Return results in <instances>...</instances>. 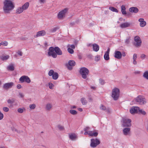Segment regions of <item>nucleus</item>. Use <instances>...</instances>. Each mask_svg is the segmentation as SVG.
I'll return each mask as SVG.
<instances>
[{
	"mask_svg": "<svg viewBox=\"0 0 148 148\" xmlns=\"http://www.w3.org/2000/svg\"><path fill=\"white\" fill-rule=\"evenodd\" d=\"M62 52L60 48L56 47H50L48 50L47 55L49 57L51 56L53 58H57V55H61Z\"/></svg>",
	"mask_w": 148,
	"mask_h": 148,
	"instance_id": "nucleus-1",
	"label": "nucleus"
},
{
	"mask_svg": "<svg viewBox=\"0 0 148 148\" xmlns=\"http://www.w3.org/2000/svg\"><path fill=\"white\" fill-rule=\"evenodd\" d=\"M79 73L82 78L84 79H86L87 77V76L88 75L89 71L87 68L85 67H82L80 69Z\"/></svg>",
	"mask_w": 148,
	"mask_h": 148,
	"instance_id": "nucleus-2",
	"label": "nucleus"
},
{
	"mask_svg": "<svg viewBox=\"0 0 148 148\" xmlns=\"http://www.w3.org/2000/svg\"><path fill=\"white\" fill-rule=\"evenodd\" d=\"M120 95L119 89L117 88H114L112 90V97L114 100H116L119 99Z\"/></svg>",
	"mask_w": 148,
	"mask_h": 148,
	"instance_id": "nucleus-3",
	"label": "nucleus"
},
{
	"mask_svg": "<svg viewBox=\"0 0 148 148\" xmlns=\"http://www.w3.org/2000/svg\"><path fill=\"white\" fill-rule=\"evenodd\" d=\"M135 100L136 102L141 105L145 104L147 102L146 99L141 95H139L135 99Z\"/></svg>",
	"mask_w": 148,
	"mask_h": 148,
	"instance_id": "nucleus-4",
	"label": "nucleus"
},
{
	"mask_svg": "<svg viewBox=\"0 0 148 148\" xmlns=\"http://www.w3.org/2000/svg\"><path fill=\"white\" fill-rule=\"evenodd\" d=\"M134 42L133 43V45L136 47L138 48L141 46L142 41L139 36H135L134 38Z\"/></svg>",
	"mask_w": 148,
	"mask_h": 148,
	"instance_id": "nucleus-5",
	"label": "nucleus"
},
{
	"mask_svg": "<svg viewBox=\"0 0 148 148\" xmlns=\"http://www.w3.org/2000/svg\"><path fill=\"white\" fill-rule=\"evenodd\" d=\"M123 123L122 125L124 127H129L131 126V119L126 118H123Z\"/></svg>",
	"mask_w": 148,
	"mask_h": 148,
	"instance_id": "nucleus-6",
	"label": "nucleus"
},
{
	"mask_svg": "<svg viewBox=\"0 0 148 148\" xmlns=\"http://www.w3.org/2000/svg\"><path fill=\"white\" fill-rule=\"evenodd\" d=\"M90 146L92 147H96L100 143V141L97 139H92L91 140Z\"/></svg>",
	"mask_w": 148,
	"mask_h": 148,
	"instance_id": "nucleus-7",
	"label": "nucleus"
},
{
	"mask_svg": "<svg viewBox=\"0 0 148 148\" xmlns=\"http://www.w3.org/2000/svg\"><path fill=\"white\" fill-rule=\"evenodd\" d=\"M19 81L21 83L25 82L28 83H30L31 80L29 78L26 76L23 75L19 79Z\"/></svg>",
	"mask_w": 148,
	"mask_h": 148,
	"instance_id": "nucleus-8",
	"label": "nucleus"
},
{
	"mask_svg": "<svg viewBox=\"0 0 148 148\" xmlns=\"http://www.w3.org/2000/svg\"><path fill=\"white\" fill-rule=\"evenodd\" d=\"M14 85L13 82L6 83L4 84L3 86V88L5 90H8L9 88H11Z\"/></svg>",
	"mask_w": 148,
	"mask_h": 148,
	"instance_id": "nucleus-9",
	"label": "nucleus"
},
{
	"mask_svg": "<svg viewBox=\"0 0 148 148\" xmlns=\"http://www.w3.org/2000/svg\"><path fill=\"white\" fill-rule=\"evenodd\" d=\"M67 11V9L65 8L60 12L58 15V18L59 19H62L64 16Z\"/></svg>",
	"mask_w": 148,
	"mask_h": 148,
	"instance_id": "nucleus-10",
	"label": "nucleus"
},
{
	"mask_svg": "<svg viewBox=\"0 0 148 148\" xmlns=\"http://www.w3.org/2000/svg\"><path fill=\"white\" fill-rule=\"evenodd\" d=\"M139 109L138 107H133L130 110V112L131 114L138 113Z\"/></svg>",
	"mask_w": 148,
	"mask_h": 148,
	"instance_id": "nucleus-11",
	"label": "nucleus"
},
{
	"mask_svg": "<svg viewBox=\"0 0 148 148\" xmlns=\"http://www.w3.org/2000/svg\"><path fill=\"white\" fill-rule=\"evenodd\" d=\"M114 57L117 59H121L122 58L121 53L120 51H116L114 52Z\"/></svg>",
	"mask_w": 148,
	"mask_h": 148,
	"instance_id": "nucleus-12",
	"label": "nucleus"
},
{
	"mask_svg": "<svg viewBox=\"0 0 148 148\" xmlns=\"http://www.w3.org/2000/svg\"><path fill=\"white\" fill-rule=\"evenodd\" d=\"M46 34V32L44 30H42L37 32L36 35L34 36L35 38L39 36H43Z\"/></svg>",
	"mask_w": 148,
	"mask_h": 148,
	"instance_id": "nucleus-13",
	"label": "nucleus"
},
{
	"mask_svg": "<svg viewBox=\"0 0 148 148\" xmlns=\"http://www.w3.org/2000/svg\"><path fill=\"white\" fill-rule=\"evenodd\" d=\"M138 21L140 22V25L141 27L145 26L146 25V22L144 21L143 18H141L138 19Z\"/></svg>",
	"mask_w": 148,
	"mask_h": 148,
	"instance_id": "nucleus-14",
	"label": "nucleus"
},
{
	"mask_svg": "<svg viewBox=\"0 0 148 148\" xmlns=\"http://www.w3.org/2000/svg\"><path fill=\"white\" fill-rule=\"evenodd\" d=\"M123 131L124 134L127 136L130 134V129L129 128H125L123 129Z\"/></svg>",
	"mask_w": 148,
	"mask_h": 148,
	"instance_id": "nucleus-15",
	"label": "nucleus"
},
{
	"mask_svg": "<svg viewBox=\"0 0 148 148\" xmlns=\"http://www.w3.org/2000/svg\"><path fill=\"white\" fill-rule=\"evenodd\" d=\"M129 11L131 12L136 13L138 12V9L137 7H132L129 9Z\"/></svg>",
	"mask_w": 148,
	"mask_h": 148,
	"instance_id": "nucleus-16",
	"label": "nucleus"
},
{
	"mask_svg": "<svg viewBox=\"0 0 148 148\" xmlns=\"http://www.w3.org/2000/svg\"><path fill=\"white\" fill-rule=\"evenodd\" d=\"M109 49H108L107 51H106L104 56V59L106 60H108L109 59Z\"/></svg>",
	"mask_w": 148,
	"mask_h": 148,
	"instance_id": "nucleus-17",
	"label": "nucleus"
},
{
	"mask_svg": "<svg viewBox=\"0 0 148 148\" xmlns=\"http://www.w3.org/2000/svg\"><path fill=\"white\" fill-rule=\"evenodd\" d=\"M130 25V23L126 22L121 24L120 25V26L121 28H123L129 27Z\"/></svg>",
	"mask_w": 148,
	"mask_h": 148,
	"instance_id": "nucleus-18",
	"label": "nucleus"
},
{
	"mask_svg": "<svg viewBox=\"0 0 148 148\" xmlns=\"http://www.w3.org/2000/svg\"><path fill=\"white\" fill-rule=\"evenodd\" d=\"M98 134V132H95V131H89V135L90 136H96Z\"/></svg>",
	"mask_w": 148,
	"mask_h": 148,
	"instance_id": "nucleus-19",
	"label": "nucleus"
},
{
	"mask_svg": "<svg viewBox=\"0 0 148 148\" xmlns=\"http://www.w3.org/2000/svg\"><path fill=\"white\" fill-rule=\"evenodd\" d=\"M10 58V56L8 55H3L0 56V59L3 61L6 60Z\"/></svg>",
	"mask_w": 148,
	"mask_h": 148,
	"instance_id": "nucleus-20",
	"label": "nucleus"
},
{
	"mask_svg": "<svg viewBox=\"0 0 148 148\" xmlns=\"http://www.w3.org/2000/svg\"><path fill=\"white\" fill-rule=\"evenodd\" d=\"M93 50L95 51H97L99 49V46L96 44L92 45Z\"/></svg>",
	"mask_w": 148,
	"mask_h": 148,
	"instance_id": "nucleus-21",
	"label": "nucleus"
},
{
	"mask_svg": "<svg viewBox=\"0 0 148 148\" xmlns=\"http://www.w3.org/2000/svg\"><path fill=\"white\" fill-rule=\"evenodd\" d=\"M77 138V135L75 134H72L69 135V138L72 140H75Z\"/></svg>",
	"mask_w": 148,
	"mask_h": 148,
	"instance_id": "nucleus-22",
	"label": "nucleus"
},
{
	"mask_svg": "<svg viewBox=\"0 0 148 148\" xmlns=\"http://www.w3.org/2000/svg\"><path fill=\"white\" fill-rule=\"evenodd\" d=\"M29 5V3L28 2L25 3L21 7L23 10H27Z\"/></svg>",
	"mask_w": 148,
	"mask_h": 148,
	"instance_id": "nucleus-23",
	"label": "nucleus"
},
{
	"mask_svg": "<svg viewBox=\"0 0 148 148\" xmlns=\"http://www.w3.org/2000/svg\"><path fill=\"white\" fill-rule=\"evenodd\" d=\"M23 10L22 7H18L16 10V13L17 14H21L23 12Z\"/></svg>",
	"mask_w": 148,
	"mask_h": 148,
	"instance_id": "nucleus-24",
	"label": "nucleus"
},
{
	"mask_svg": "<svg viewBox=\"0 0 148 148\" xmlns=\"http://www.w3.org/2000/svg\"><path fill=\"white\" fill-rule=\"evenodd\" d=\"M126 8L125 6L123 5L121 7V12L122 14L123 15H125L126 14V12L125 11Z\"/></svg>",
	"mask_w": 148,
	"mask_h": 148,
	"instance_id": "nucleus-25",
	"label": "nucleus"
},
{
	"mask_svg": "<svg viewBox=\"0 0 148 148\" xmlns=\"http://www.w3.org/2000/svg\"><path fill=\"white\" fill-rule=\"evenodd\" d=\"M52 108V105L50 103H47L46 106V109L48 111H49Z\"/></svg>",
	"mask_w": 148,
	"mask_h": 148,
	"instance_id": "nucleus-26",
	"label": "nucleus"
},
{
	"mask_svg": "<svg viewBox=\"0 0 148 148\" xmlns=\"http://www.w3.org/2000/svg\"><path fill=\"white\" fill-rule=\"evenodd\" d=\"M143 76L144 78L148 80V71H146L144 73Z\"/></svg>",
	"mask_w": 148,
	"mask_h": 148,
	"instance_id": "nucleus-27",
	"label": "nucleus"
},
{
	"mask_svg": "<svg viewBox=\"0 0 148 148\" xmlns=\"http://www.w3.org/2000/svg\"><path fill=\"white\" fill-rule=\"evenodd\" d=\"M69 65L70 66H74L75 64V62L73 60H70L69 61Z\"/></svg>",
	"mask_w": 148,
	"mask_h": 148,
	"instance_id": "nucleus-28",
	"label": "nucleus"
},
{
	"mask_svg": "<svg viewBox=\"0 0 148 148\" xmlns=\"http://www.w3.org/2000/svg\"><path fill=\"white\" fill-rule=\"evenodd\" d=\"M8 69L11 71H13L14 70V67L13 64H11L8 67Z\"/></svg>",
	"mask_w": 148,
	"mask_h": 148,
	"instance_id": "nucleus-29",
	"label": "nucleus"
},
{
	"mask_svg": "<svg viewBox=\"0 0 148 148\" xmlns=\"http://www.w3.org/2000/svg\"><path fill=\"white\" fill-rule=\"evenodd\" d=\"M138 113L144 115H145L146 114V113L145 111L143 110L142 109H140V108L139 109V110H138Z\"/></svg>",
	"mask_w": 148,
	"mask_h": 148,
	"instance_id": "nucleus-30",
	"label": "nucleus"
},
{
	"mask_svg": "<svg viewBox=\"0 0 148 148\" xmlns=\"http://www.w3.org/2000/svg\"><path fill=\"white\" fill-rule=\"evenodd\" d=\"M81 101L83 105H85L87 104V101L84 98H82L81 99Z\"/></svg>",
	"mask_w": 148,
	"mask_h": 148,
	"instance_id": "nucleus-31",
	"label": "nucleus"
},
{
	"mask_svg": "<svg viewBox=\"0 0 148 148\" xmlns=\"http://www.w3.org/2000/svg\"><path fill=\"white\" fill-rule=\"evenodd\" d=\"M109 9L110 10L113 12H118V10L116 8L113 7H110L109 8Z\"/></svg>",
	"mask_w": 148,
	"mask_h": 148,
	"instance_id": "nucleus-32",
	"label": "nucleus"
},
{
	"mask_svg": "<svg viewBox=\"0 0 148 148\" xmlns=\"http://www.w3.org/2000/svg\"><path fill=\"white\" fill-rule=\"evenodd\" d=\"M58 77V74L57 72H55L54 75L52 77V79H53L56 80Z\"/></svg>",
	"mask_w": 148,
	"mask_h": 148,
	"instance_id": "nucleus-33",
	"label": "nucleus"
},
{
	"mask_svg": "<svg viewBox=\"0 0 148 148\" xmlns=\"http://www.w3.org/2000/svg\"><path fill=\"white\" fill-rule=\"evenodd\" d=\"M69 112L73 115H75L77 114V112L76 110L72 109L70 110Z\"/></svg>",
	"mask_w": 148,
	"mask_h": 148,
	"instance_id": "nucleus-34",
	"label": "nucleus"
},
{
	"mask_svg": "<svg viewBox=\"0 0 148 148\" xmlns=\"http://www.w3.org/2000/svg\"><path fill=\"white\" fill-rule=\"evenodd\" d=\"M55 73V72H54L53 70H51L49 71L48 75L49 76H52V77Z\"/></svg>",
	"mask_w": 148,
	"mask_h": 148,
	"instance_id": "nucleus-35",
	"label": "nucleus"
},
{
	"mask_svg": "<svg viewBox=\"0 0 148 148\" xmlns=\"http://www.w3.org/2000/svg\"><path fill=\"white\" fill-rule=\"evenodd\" d=\"M15 102V99H9L7 101V102L8 103L12 104L14 103Z\"/></svg>",
	"mask_w": 148,
	"mask_h": 148,
	"instance_id": "nucleus-36",
	"label": "nucleus"
},
{
	"mask_svg": "<svg viewBox=\"0 0 148 148\" xmlns=\"http://www.w3.org/2000/svg\"><path fill=\"white\" fill-rule=\"evenodd\" d=\"M58 129L60 131L63 130H64V127L61 125H58Z\"/></svg>",
	"mask_w": 148,
	"mask_h": 148,
	"instance_id": "nucleus-37",
	"label": "nucleus"
},
{
	"mask_svg": "<svg viewBox=\"0 0 148 148\" xmlns=\"http://www.w3.org/2000/svg\"><path fill=\"white\" fill-rule=\"evenodd\" d=\"M67 50L71 54H73L74 53L73 50L70 47L68 48Z\"/></svg>",
	"mask_w": 148,
	"mask_h": 148,
	"instance_id": "nucleus-38",
	"label": "nucleus"
},
{
	"mask_svg": "<svg viewBox=\"0 0 148 148\" xmlns=\"http://www.w3.org/2000/svg\"><path fill=\"white\" fill-rule=\"evenodd\" d=\"M36 106L35 104H33L29 105V108L31 109H34L35 108H36Z\"/></svg>",
	"mask_w": 148,
	"mask_h": 148,
	"instance_id": "nucleus-39",
	"label": "nucleus"
},
{
	"mask_svg": "<svg viewBox=\"0 0 148 148\" xmlns=\"http://www.w3.org/2000/svg\"><path fill=\"white\" fill-rule=\"evenodd\" d=\"M59 29L58 27H56L53 28H52L51 30V32H55L57 29Z\"/></svg>",
	"mask_w": 148,
	"mask_h": 148,
	"instance_id": "nucleus-40",
	"label": "nucleus"
},
{
	"mask_svg": "<svg viewBox=\"0 0 148 148\" xmlns=\"http://www.w3.org/2000/svg\"><path fill=\"white\" fill-rule=\"evenodd\" d=\"M3 110L5 112H7L9 111V109L7 107H3Z\"/></svg>",
	"mask_w": 148,
	"mask_h": 148,
	"instance_id": "nucleus-41",
	"label": "nucleus"
},
{
	"mask_svg": "<svg viewBox=\"0 0 148 148\" xmlns=\"http://www.w3.org/2000/svg\"><path fill=\"white\" fill-rule=\"evenodd\" d=\"M1 44L3 45L7 46L8 45V42L7 41L2 42Z\"/></svg>",
	"mask_w": 148,
	"mask_h": 148,
	"instance_id": "nucleus-42",
	"label": "nucleus"
},
{
	"mask_svg": "<svg viewBox=\"0 0 148 148\" xmlns=\"http://www.w3.org/2000/svg\"><path fill=\"white\" fill-rule=\"evenodd\" d=\"M17 53V54L20 56H22L23 55V52L20 50H18Z\"/></svg>",
	"mask_w": 148,
	"mask_h": 148,
	"instance_id": "nucleus-43",
	"label": "nucleus"
},
{
	"mask_svg": "<svg viewBox=\"0 0 148 148\" xmlns=\"http://www.w3.org/2000/svg\"><path fill=\"white\" fill-rule=\"evenodd\" d=\"M100 56L97 55L95 57V60L96 61H97L100 59Z\"/></svg>",
	"mask_w": 148,
	"mask_h": 148,
	"instance_id": "nucleus-44",
	"label": "nucleus"
},
{
	"mask_svg": "<svg viewBox=\"0 0 148 148\" xmlns=\"http://www.w3.org/2000/svg\"><path fill=\"white\" fill-rule=\"evenodd\" d=\"M100 108L101 110H106V107L105 106H103V105H101V106L100 107Z\"/></svg>",
	"mask_w": 148,
	"mask_h": 148,
	"instance_id": "nucleus-45",
	"label": "nucleus"
},
{
	"mask_svg": "<svg viewBox=\"0 0 148 148\" xmlns=\"http://www.w3.org/2000/svg\"><path fill=\"white\" fill-rule=\"evenodd\" d=\"M18 111L20 113H22L23 112V110L21 108H19L18 109Z\"/></svg>",
	"mask_w": 148,
	"mask_h": 148,
	"instance_id": "nucleus-46",
	"label": "nucleus"
},
{
	"mask_svg": "<svg viewBox=\"0 0 148 148\" xmlns=\"http://www.w3.org/2000/svg\"><path fill=\"white\" fill-rule=\"evenodd\" d=\"M130 42V38L129 37L125 40V43L126 44H128Z\"/></svg>",
	"mask_w": 148,
	"mask_h": 148,
	"instance_id": "nucleus-47",
	"label": "nucleus"
},
{
	"mask_svg": "<svg viewBox=\"0 0 148 148\" xmlns=\"http://www.w3.org/2000/svg\"><path fill=\"white\" fill-rule=\"evenodd\" d=\"M49 88L51 89H52L54 86L53 85L52 83H49Z\"/></svg>",
	"mask_w": 148,
	"mask_h": 148,
	"instance_id": "nucleus-48",
	"label": "nucleus"
},
{
	"mask_svg": "<svg viewBox=\"0 0 148 148\" xmlns=\"http://www.w3.org/2000/svg\"><path fill=\"white\" fill-rule=\"evenodd\" d=\"M137 54L136 53H134V54L133 59L136 60L137 58Z\"/></svg>",
	"mask_w": 148,
	"mask_h": 148,
	"instance_id": "nucleus-49",
	"label": "nucleus"
},
{
	"mask_svg": "<svg viewBox=\"0 0 148 148\" xmlns=\"http://www.w3.org/2000/svg\"><path fill=\"white\" fill-rule=\"evenodd\" d=\"M3 114L0 111V120L2 119L3 118Z\"/></svg>",
	"mask_w": 148,
	"mask_h": 148,
	"instance_id": "nucleus-50",
	"label": "nucleus"
},
{
	"mask_svg": "<svg viewBox=\"0 0 148 148\" xmlns=\"http://www.w3.org/2000/svg\"><path fill=\"white\" fill-rule=\"evenodd\" d=\"M146 56L144 54H142L140 56V58L143 59H144L145 58Z\"/></svg>",
	"mask_w": 148,
	"mask_h": 148,
	"instance_id": "nucleus-51",
	"label": "nucleus"
},
{
	"mask_svg": "<svg viewBox=\"0 0 148 148\" xmlns=\"http://www.w3.org/2000/svg\"><path fill=\"white\" fill-rule=\"evenodd\" d=\"M68 47H71V49H74L75 48V46L74 45H68Z\"/></svg>",
	"mask_w": 148,
	"mask_h": 148,
	"instance_id": "nucleus-52",
	"label": "nucleus"
},
{
	"mask_svg": "<svg viewBox=\"0 0 148 148\" xmlns=\"http://www.w3.org/2000/svg\"><path fill=\"white\" fill-rule=\"evenodd\" d=\"M100 83L101 84H104L103 80L101 79H99Z\"/></svg>",
	"mask_w": 148,
	"mask_h": 148,
	"instance_id": "nucleus-53",
	"label": "nucleus"
},
{
	"mask_svg": "<svg viewBox=\"0 0 148 148\" xmlns=\"http://www.w3.org/2000/svg\"><path fill=\"white\" fill-rule=\"evenodd\" d=\"M90 129V127H86L85 128H84V130L85 131H87L88 130Z\"/></svg>",
	"mask_w": 148,
	"mask_h": 148,
	"instance_id": "nucleus-54",
	"label": "nucleus"
},
{
	"mask_svg": "<svg viewBox=\"0 0 148 148\" xmlns=\"http://www.w3.org/2000/svg\"><path fill=\"white\" fill-rule=\"evenodd\" d=\"M67 68L69 70H71L72 69V67H71V66H70L69 65H67Z\"/></svg>",
	"mask_w": 148,
	"mask_h": 148,
	"instance_id": "nucleus-55",
	"label": "nucleus"
},
{
	"mask_svg": "<svg viewBox=\"0 0 148 148\" xmlns=\"http://www.w3.org/2000/svg\"><path fill=\"white\" fill-rule=\"evenodd\" d=\"M106 111L108 113H110V109L109 108H107V109H106Z\"/></svg>",
	"mask_w": 148,
	"mask_h": 148,
	"instance_id": "nucleus-56",
	"label": "nucleus"
},
{
	"mask_svg": "<svg viewBox=\"0 0 148 148\" xmlns=\"http://www.w3.org/2000/svg\"><path fill=\"white\" fill-rule=\"evenodd\" d=\"M19 95L20 96V97L23 98L24 97V95L21 93H19Z\"/></svg>",
	"mask_w": 148,
	"mask_h": 148,
	"instance_id": "nucleus-57",
	"label": "nucleus"
},
{
	"mask_svg": "<svg viewBox=\"0 0 148 148\" xmlns=\"http://www.w3.org/2000/svg\"><path fill=\"white\" fill-rule=\"evenodd\" d=\"M21 87V85L20 84H18L17 86V88L18 89H20Z\"/></svg>",
	"mask_w": 148,
	"mask_h": 148,
	"instance_id": "nucleus-58",
	"label": "nucleus"
},
{
	"mask_svg": "<svg viewBox=\"0 0 148 148\" xmlns=\"http://www.w3.org/2000/svg\"><path fill=\"white\" fill-rule=\"evenodd\" d=\"M133 64L134 65H136L137 64V62L136 61V60H133Z\"/></svg>",
	"mask_w": 148,
	"mask_h": 148,
	"instance_id": "nucleus-59",
	"label": "nucleus"
},
{
	"mask_svg": "<svg viewBox=\"0 0 148 148\" xmlns=\"http://www.w3.org/2000/svg\"><path fill=\"white\" fill-rule=\"evenodd\" d=\"M39 1L40 3H44L45 2V0H39Z\"/></svg>",
	"mask_w": 148,
	"mask_h": 148,
	"instance_id": "nucleus-60",
	"label": "nucleus"
},
{
	"mask_svg": "<svg viewBox=\"0 0 148 148\" xmlns=\"http://www.w3.org/2000/svg\"><path fill=\"white\" fill-rule=\"evenodd\" d=\"M134 73L136 74H139L140 73V71H135Z\"/></svg>",
	"mask_w": 148,
	"mask_h": 148,
	"instance_id": "nucleus-61",
	"label": "nucleus"
},
{
	"mask_svg": "<svg viewBox=\"0 0 148 148\" xmlns=\"http://www.w3.org/2000/svg\"><path fill=\"white\" fill-rule=\"evenodd\" d=\"M122 56H123V57H125L126 56L125 53L124 52H123L121 53Z\"/></svg>",
	"mask_w": 148,
	"mask_h": 148,
	"instance_id": "nucleus-62",
	"label": "nucleus"
},
{
	"mask_svg": "<svg viewBox=\"0 0 148 148\" xmlns=\"http://www.w3.org/2000/svg\"><path fill=\"white\" fill-rule=\"evenodd\" d=\"M87 134H88L89 135V131H88V132H87L86 131H85V132L84 133V135H87Z\"/></svg>",
	"mask_w": 148,
	"mask_h": 148,
	"instance_id": "nucleus-63",
	"label": "nucleus"
},
{
	"mask_svg": "<svg viewBox=\"0 0 148 148\" xmlns=\"http://www.w3.org/2000/svg\"><path fill=\"white\" fill-rule=\"evenodd\" d=\"M76 108V106H72L71 107V109L75 108Z\"/></svg>",
	"mask_w": 148,
	"mask_h": 148,
	"instance_id": "nucleus-64",
	"label": "nucleus"
}]
</instances>
